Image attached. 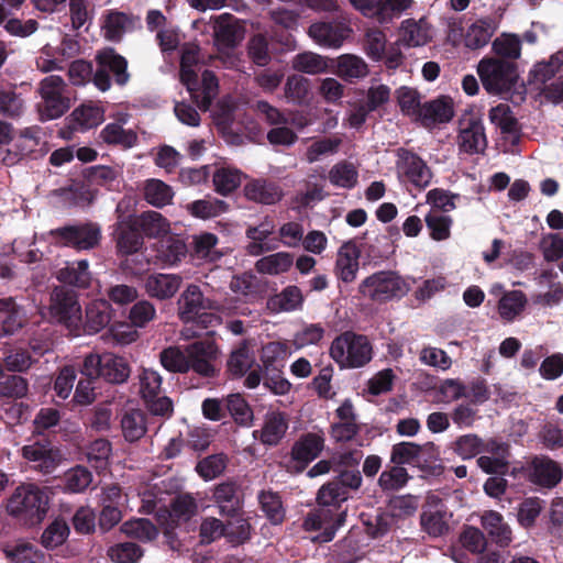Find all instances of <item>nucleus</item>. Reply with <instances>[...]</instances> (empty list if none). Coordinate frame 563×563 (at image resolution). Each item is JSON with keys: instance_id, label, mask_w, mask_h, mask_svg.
Listing matches in <instances>:
<instances>
[{"instance_id": "nucleus-1", "label": "nucleus", "mask_w": 563, "mask_h": 563, "mask_svg": "<svg viewBox=\"0 0 563 563\" xmlns=\"http://www.w3.org/2000/svg\"><path fill=\"white\" fill-rule=\"evenodd\" d=\"M349 498L350 494L333 478L319 488L316 498L319 508L309 511L302 522L305 531L320 530L311 538L313 543H328L334 539L346 517L345 511L339 510Z\"/></svg>"}, {"instance_id": "nucleus-2", "label": "nucleus", "mask_w": 563, "mask_h": 563, "mask_svg": "<svg viewBox=\"0 0 563 563\" xmlns=\"http://www.w3.org/2000/svg\"><path fill=\"white\" fill-rule=\"evenodd\" d=\"M330 356L340 368H360L372 361L373 346L366 335L345 331L332 341Z\"/></svg>"}, {"instance_id": "nucleus-3", "label": "nucleus", "mask_w": 563, "mask_h": 563, "mask_svg": "<svg viewBox=\"0 0 563 563\" xmlns=\"http://www.w3.org/2000/svg\"><path fill=\"white\" fill-rule=\"evenodd\" d=\"M48 509L46 487L35 484L19 485L7 501V511L14 517H23L31 523L41 521Z\"/></svg>"}, {"instance_id": "nucleus-4", "label": "nucleus", "mask_w": 563, "mask_h": 563, "mask_svg": "<svg viewBox=\"0 0 563 563\" xmlns=\"http://www.w3.org/2000/svg\"><path fill=\"white\" fill-rule=\"evenodd\" d=\"M477 74L484 89L494 96L509 93L519 79L518 66L515 62L496 57L481 59Z\"/></svg>"}, {"instance_id": "nucleus-5", "label": "nucleus", "mask_w": 563, "mask_h": 563, "mask_svg": "<svg viewBox=\"0 0 563 563\" xmlns=\"http://www.w3.org/2000/svg\"><path fill=\"white\" fill-rule=\"evenodd\" d=\"M409 290V284L394 271L376 272L364 278L357 288L360 296L380 303L401 298Z\"/></svg>"}, {"instance_id": "nucleus-6", "label": "nucleus", "mask_w": 563, "mask_h": 563, "mask_svg": "<svg viewBox=\"0 0 563 563\" xmlns=\"http://www.w3.org/2000/svg\"><path fill=\"white\" fill-rule=\"evenodd\" d=\"M80 374L120 385L130 377L131 367L124 357L113 353H90L82 361Z\"/></svg>"}, {"instance_id": "nucleus-7", "label": "nucleus", "mask_w": 563, "mask_h": 563, "mask_svg": "<svg viewBox=\"0 0 563 563\" xmlns=\"http://www.w3.org/2000/svg\"><path fill=\"white\" fill-rule=\"evenodd\" d=\"M96 70L92 77V84L97 89L104 92L111 88V77L118 86H124L130 80L128 71V60L120 55L113 47H106L98 51L95 56Z\"/></svg>"}, {"instance_id": "nucleus-8", "label": "nucleus", "mask_w": 563, "mask_h": 563, "mask_svg": "<svg viewBox=\"0 0 563 563\" xmlns=\"http://www.w3.org/2000/svg\"><path fill=\"white\" fill-rule=\"evenodd\" d=\"M49 313L70 331L78 330L82 314L77 292L66 286L55 287L51 295Z\"/></svg>"}, {"instance_id": "nucleus-9", "label": "nucleus", "mask_w": 563, "mask_h": 563, "mask_svg": "<svg viewBox=\"0 0 563 563\" xmlns=\"http://www.w3.org/2000/svg\"><path fill=\"white\" fill-rule=\"evenodd\" d=\"M51 234L64 246L76 251L93 250L100 244L101 228L95 222L64 225L52 230Z\"/></svg>"}, {"instance_id": "nucleus-10", "label": "nucleus", "mask_w": 563, "mask_h": 563, "mask_svg": "<svg viewBox=\"0 0 563 563\" xmlns=\"http://www.w3.org/2000/svg\"><path fill=\"white\" fill-rule=\"evenodd\" d=\"M65 81L60 76H48L41 81L43 99L42 117L46 120L60 118L70 108L69 98L63 95Z\"/></svg>"}, {"instance_id": "nucleus-11", "label": "nucleus", "mask_w": 563, "mask_h": 563, "mask_svg": "<svg viewBox=\"0 0 563 563\" xmlns=\"http://www.w3.org/2000/svg\"><path fill=\"white\" fill-rule=\"evenodd\" d=\"M211 499L221 517L236 518L243 514L244 495L240 483L234 478L214 485Z\"/></svg>"}, {"instance_id": "nucleus-12", "label": "nucleus", "mask_w": 563, "mask_h": 563, "mask_svg": "<svg viewBox=\"0 0 563 563\" xmlns=\"http://www.w3.org/2000/svg\"><path fill=\"white\" fill-rule=\"evenodd\" d=\"M219 356V347L212 340H198L187 345L189 371L206 377L217 376L214 362Z\"/></svg>"}, {"instance_id": "nucleus-13", "label": "nucleus", "mask_w": 563, "mask_h": 563, "mask_svg": "<svg viewBox=\"0 0 563 563\" xmlns=\"http://www.w3.org/2000/svg\"><path fill=\"white\" fill-rule=\"evenodd\" d=\"M397 169L411 185L418 189L430 185L432 172L418 154L401 147L397 150Z\"/></svg>"}, {"instance_id": "nucleus-14", "label": "nucleus", "mask_w": 563, "mask_h": 563, "mask_svg": "<svg viewBox=\"0 0 563 563\" xmlns=\"http://www.w3.org/2000/svg\"><path fill=\"white\" fill-rule=\"evenodd\" d=\"M112 236L117 253L121 256L135 254L143 249L144 238L133 220V214L123 216L113 224Z\"/></svg>"}, {"instance_id": "nucleus-15", "label": "nucleus", "mask_w": 563, "mask_h": 563, "mask_svg": "<svg viewBox=\"0 0 563 563\" xmlns=\"http://www.w3.org/2000/svg\"><path fill=\"white\" fill-rule=\"evenodd\" d=\"M325 439L322 432H307L301 434L292 444L290 450L291 461L296 470L302 472L323 451Z\"/></svg>"}, {"instance_id": "nucleus-16", "label": "nucleus", "mask_w": 563, "mask_h": 563, "mask_svg": "<svg viewBox=\"0 0 563 563\" xmlns=\"http://www.w3.org/2000/svg\"><path fill=\"white\" fill-rule=\"evenodd\" d=\"M25 460L32 463V468L44 475L52 474L59 463V450L49 441H35L22 448Z\"/></svg>"}, {"instance_id": "nucleus-17", "label": "nucleus", "mask_w": 563, "mask_h": 563, "mask_svg": "<svg viewBox=\"0 0 563 563\" xmlns=\"http://www.w3.org/2000/svg\"><path fill=\"white\" fill-rule=\"evenodd\" d=\"M362 457L363 453L357 449L343 451V457L335 468L336 475L333 479L349 494L362 486L363 478L358 470Z\"/></svg>"}, {"instance_id": "nucleus-18", "label": "nucleus", "mask_w": 563, "mask_h": 563, "mask_svg": "<svg viewBox=\"0 0 563 563\" xmlns=\"http://www.w3.org/2000/svg\"><path fill=\"white\" fill-rule=\"evenodd\" d=\"M212 308V300L206 298L200 287L195 284L188 285L177 300L178 317L184 323L195 321L199 312Z\"/></svg>"}, {"instance_id": "nucleus-19", "label": "nucleus", "mask_w": 563, "mask_h": 563, "mask_svg": "<svg viewBox=\"0 0 563 563\" xmlns=\"http://www.w3.org/2000/svg\"><path fill=\"white\" fill-rule=\"evenodd\" d=\"M352 30L340 20L320 21L309 26V35L320 45L340 47Z\"/></svg>"}, {"instance_id": "nucleus-20", "label": "nucleus", "mask_w": 563, "mask_h": 563, "mask_svg": "<svg viewBox=\"0 0 563 563\" xmlns=\"http://www.w3.org/2000/svg\"><path fill=\"white\" fill-rule=\"evenodd\" d=\"M461 152L466 154H483L487 147L485 128L481 119L471 118L466 125H462L457 135Z\"/></svg>"}, {"instance_id": "nucleus-21", "label": "nucleus", "mask_w": 563, "mask_h": 563, "mask_svg": "<svg viewBox=\"0 0 563 563\" xmlns=\"http://www.w3.org/2000/svg\"><path fill=\"white\" fill-rule=\"evenodd\" d=\"M361 250L353 241L343 243L336 254L334 272L336 277L345 284L355 280L360 263Z\"/></svg>"}, {"instance_id": "nucleus-22", "label": "nucleus", "mask_w": 563, "mask_h": 563, "mask_svg": "<svg viewBox=\"0 0 563 563\" xmlns=\"http://www.w3.org/2000/svg\"><path fill=\"white\" fill-rule=\"evenodd\" d=\"M243 191L247 200L268 206L276 205L284 197V191L276 181L264 178L252 179L245 184Z\"/></svg>"}, {"instance_id": "nucleus-23", "label": "nucleus", "mask_w": 563, "mask_h": 563, "mask_svg": "<svg viewBox=\"0 0 563 563\" xmlns=\"http://www.w3.org/2000/svg\"><path fill=\"white\" fill-rule=\"evenodd\" d=\"M243 37L244 27L234 15L224 13L217 19L214 40L220 49L235 47Z\"/></svg>"}, {"instance_id": "nucleus-24", "label": "nucleus", "mask_w": 563, "mask_h": 563, "mask_svg": "<svg viewBox=\"0 0 563 563\" xmlns=\"http://www.w3.org/2000/svg\"><path fill=\"white\" fill-rule=\"evenodd\" d=\"M288 430V420L285 413L280 411H271L265 416V421L261 430H255L253 435L267 446H276L285 437Z\"/></svg>"}, {"instance_id": "nucleus-25", "label": "nucleus", "mask_w": 563, "mask_h": 563, "mask_svg": "<svg viewBox=\"0 0 563 563\" xmlns=\"http://www.w3.org/2000/svg\"><path fill=\"white\" fill-rule=\"evenodd\" d=\"M183 278L175 274H151L146 277L144 287L146 294L159 300H166L179 290Z\"/></svg>"}, {"instance_id": "nucleus-26", "label": "nucleus", "mask_w": 563, "mask_h": 563, "mask_svg": "<svg viewBox=\"0 0 563 563\" xmlns=\"http://www.w3.org/2000/svg\"><path fill=\"white\" fill-rule=\"evenodd\" d=\"M530 479L539 486L553 488L562 479V468L550 457H536L531 464Z\"/></svg>"}, {"instance_id": "nucleus-27", "label": "nucleus", "mask_w": 563, "mask_h": 563, "mask_svg": "<svg viewBox=\"0 0 563 563\" xmlns=\"http://www.w3.org/2000/svg\"><path fill=\"white\" fill-rule=\"evenodd\" d=\"M454 115L453 101L448 96H440L422 104L419 120L424 125L448 123Z\"/></svg>"}, {"instance_id": "nucleus-28", "label": "nucleus", "mask_w": 563, "mask_h": 563, "mask_svg": "<svg viewBox=\"0 0 563 563\" xmlns=\"http://www.w3.org/2000/svg\"><path fill=\"white\" fill-rule=\"evenodd\" d=\"M390 462L395 465H415L427 471L430 468L428 459H423V446L415 442L402 441L391 448Z\"/></svg>"}, {"instance_id": "nucleus-29", "label": "nucleus", "mask_w": 563, "mask_h": 563, "mask_svg": "<svg viewBox=\"0 0 563 563\" xmlns=\"http://www.w3.org/2000/svg\"><path fill=\"white\" fill-rule=\"evenodd\" d=\"M57 279L79 289L89 288L92 282L89 262L87 260L67 262L66 266L58 271Z\"/></svg>"}, {"instance_id": "nucleus-30", "label": "nucleus", "mask_w": 563, "mask_h": 563, "mask_svg": "<svg viewBox=\"0 0 563 563\" xmlns=\"http://www.w3.org/2000/svg\"><path fill=\"white\" fill-rule=\"evenodd\" d=\"M111 320V305L104 299L91 301L86 307L84 331L87 334L98 333L104 329Z\"/></svg>"}, {"instance_id": "nucleus-31", "label": "nucleus", "mask_w": 563, "mask_h": 563, "mask_svg": "<svg viewBox=\"0 0 563 563\" xmlns=\"http://www.w3.org/2000/svg\"><path fill=\"white\" fill-rule=\"evenodd\" d=\"M305 298L298 286L289 285L279 294L267 299V308L273 312H290L302 308Z\"/></svg>"}, {"instance_id": "nucleus-32", "label": "nucleus", "mask_w": 563, "mask_h": 563, "mask_svg": "<svg viewBox=\"0 0 563 563\" xmlns=\"http://www.w3.org/2000/svg\"><path fill=\"white\" fill-rule=\"evenodd\" d=\"M22 309L12 297L0 299V334L10 335L23 327Z\"/></svg>"}, {"instance_id": "nucleus-33", "label": "nucleus", "mask_w": 563, "mask_h": 563, "mask_svg": "<svg viewBox=\"0 0 563 563\" xmlns=\"http://www.w3.org/2000/svg\"><path fill=\"white\" fill-rule=\"evenodd\" d=\"M133 220L143 238H161L169 232V222L157 211L150 210L140 216L133 214Z\"/></svg>"}, {"instance_id": "nucleus-34", "label": "nucleus", "mask_w": 563, "mask_h": 563, "mask_svg": "<svg viewBox=\"0 0 563 563\" xmlns=\"http://www.w3.org/2000/svg\"><path fill=\"white\" fill-rule=\"evenodd\" d=\"M482 526L492 540L500 547H507L511 541V530L504 522L503 516L494 510L487 511L482 517Z\"/></svg>"}, {"instance_id": "nucleus-35", "label": "nucleus", "mask_w": 563, "mask_h": 563, "mask_svg": "<svg viewBox=\"0 0 563 563\" xmlns=\"http://www.w3.org/2000/svg\"><path fill=\"white\" fill-rule=\"evenodd\" d=\"M122 434L128 442H136L147 431L146 415L140 409L125 411L121 418Z\"/></svg>"}, {"instance_id": "nucleus-36", "label": "nucleus", "mask_w": 563, "mask_h": 563, "mask_svg": "<svg viewBox=\"0 0 563 563\" xmlns=\"http://www.w3.org/2000/svg\"><path fill=\"white\" fill-rule=\"evenodd\" d=\"M488 117L490 122L495 124L503 134L519 137L521 126L508 104L499 103L493 107L489 110Z\"/></svg>"}, {"instance_id": "nucleus-37", "label": "nucleus", "mask_w": 563, "mask_h": 563, "mask_svg": "<svg viewBox=\"0 0 563 563\" xmlns=\"http://www.w3.org/2000/svg\"><path fill=\"white\" fill-rule=\"evenodd\" d=\"M261 510L272 525H280L285 520L286 510L282 497L273 490H261L257 496Z\"/></svg>"}, {"instance_id": "nucleus-38", "label": "nucleus", "mask_w": 563, "mask_h": 563, "mask_svg": "<svg viewBox=\"0 0 563 563\" xmlns=\"http://www.w3.org/2000/svg\"><path fill=\"white\" fill-rule=\"evenodd\" d=\"M242 175L238 168L224 166L216 168L212 174L214 190L222 196L232 194L240 187Z\"/></svg>"}, {"instance_id": "nucleus-39", "label": "nucleus", "mask_w": 563, "mask_h": 563, "mask_svg": "<svg viewBox=\"0 0 563 563\" xmlns=\"http://www.w3.org/2000/svg\"><path fill=\"white\" fill-rule=\"evenodd\" d=\"M229 457L224 453H216L199 460L195 466L197 474L206 482L221 476L228 467Z\"/></svg>"}, {"instance_id": "nucleus-40", "label": "nucleus", "mask_w": 563, "mask_h": 563, "mask_svg": "<svg viewBox=\"0 0 563 563\" xmlns=\"http://www.w3.org/2000/svg\"><path fill=\"white\" fill-rule=\"evenodd\" d=\"M227 413L241 427H250L253 421V410L241 394H230L224 398Z\"/></svg>"}, {"instance_id": "nucleus-41", "label": "nucleus", "mask_w": 563, "mask_h": 563, "mask_svg": "<svg viewBox=\"0 0 563 563\" xmlns=\"http://www.w3.org/2000/svg\"><path fill=\"white\" fill-rule=\"evenodd\" d=\"M563 66V53L552 55L549 62L537 63L529 73V82L532 85L545 86Z\"/></svg>"}, {"instance_id": "nucleus-42", "label": "nucleus", "mask_w": 563, "mask_h": 563, "mask_svg": "<svg viewBox=\"0 0 563 563\" xmlns=\"http://www.w3.org/2000/svg\"><path fill=\"white\" fill-rule=\"evenodd\" d=\"M103 120V110L95 106H81L71 113V126L79 131L96 128L101 124Z\"/></svg>"}, {"instance_id": "nucleus-43", "label": "nucleus", "mask_w": 563, "mask_h": 563, "mask_svg": "<svg viewBox=\"0 0 563 563\" xmlns=\"http://www.w3.org/2000/svg\"><path fill=\"white\" fill-rule=\"evenodd\" d=\"M294 264V256L287 252H278L262 257L255 264L258 273L278 275L286 273Z\"/></svg>"}, {"instance_id": "nucleus-44", "label": "nucleus", "mask_w": 563, "mask_h": 563, "mask_svg": "<svg viewBox=\"0 0 563 563\" xmlns=\"http://www.w3.org/2000/svg\"><path fill=\"white\" fill-rule=\"evenodd\" d=\"M24 111V101L15 87H0V115L7 119H18Z\"/></svg>"}, {"instance_id": "nucleus-45", "label": "nucleus", "mask_w": 563, "mask_h": 563, "mask_svg": "<svg viewBox=\"0 0 563 563\" xmlns=\"http://www.w3.org/2000/svg\"><path fill=\"white\" fill-rule=\"evenodd\" d=\"M490 19H481L473 23L466 31L464 43L471 49H477L485 46L493 36Z\"/></svg>"}, {"instance_id": "nucleus-46", "label": "nucleus", "mask_w": 563, "mask_h": 563, "mask_svg": "<svg viewBox=\"0 0 563 563\" xmlns=\"http://www.w3.org/2000/svg\"><path fill=\"white\" fill-rule=\"evenodd\" d=\"M187 358V345L184 350L179 346H168L159 353L162 366L170 373H188L189 363Z\"/></svg>"}, {"instance_id": "nucleus-47", "label": "nucleus", "mask_w": 563, "mask_h": 563, "mask_svg": "<svg viewBox=\"0 0 563 563\" xmlns=\"http://www.w3.org/2000/svg\"><path fill=\"white\" fill-rule=\"evenodd\" d=\"M527 303L521 290H511L503 295L498 302V312L504 320L512 321L521 313Z\"/></svg>"}, {"instance_id": "nucleus-48", "label": "nucleus", "mask_w": 563, "mask_h": 563, "mask_svg": "<svg viewBox=\"0 0 563 563\" xmlns=\"http://www.w3.org/2000/svg\"><path fill=\"white\" fill-rule=\"evenodd\" d=\"M102 140L109 145H120L124 148L133 147L137 142V135L132 130H124L118 123L107 124L100 133Z\"/></svg>"}, {"instance_id": "nucleus-49", "label": "nucleus", "mask_w": 563, "mask_h": 563, "mask_svg": "<svg viewBox=\"0 0 563 563\" xmlns=\"http://www.w3.org/2000/svg\"><path fill=\"white\" fill-rule=\"evenodd\" d=\"M218 91V78L211 70L202 74V89L196 88L192 93V102L202 111L209 110Z\"/></svg>"}, {"instance_id": "nucleus-50", "label": "nucleus", "mask_w": 563, "mask_h": 563, "mask_svg": "<svg viewBox=\"0 0 563 563\" xmlns=\"http://www.w3.org/2000/svg\"><path fill=\"white\" fill-rule=\"evenodd\" d=\"M358 173L354 165L343 161L332 166L329 180L333 186L352 189L357 184Z\"/></svg>"}, {"instance_id": "nucleus-51", "label": "nucleus", "mask_w": 563, "mask_h": 563, "mask_svg": "<svg viewBox=\"0 0 563 563\" xmlns=\"http://www.w3.org/2000/svg\"><path fill=\"white\" fill-rule=\"evenodd\" d=\"M92 482L91 472L81 465H77L69 471H67L64 475V490L67 493H82L85 492Z\"/></svg>"}, {"instance_id": "nucleus-52", "label": "nucleus", "mask_w": 563, "mask_h": 563, "mask_svg": "<svg viewBox=\"0 0 563 563\" xmlns=\"http://www.w3.org/2000/svg\"><path fill=\"white\" fill-rule=\"evenodd\" d=\"M123 533L143 542L153 541L158 536L156 526L146 518L129 520L121 527Z\"/></svg>"}, {"instance_id": "nucleus-53", "label": "nucleus", "mask_w": 563, "mask_h": 563, "mask_svg": "<svg viewBox=\"0 0 563 563\" xmlns=\"http://www.w3.org/2000/svg\"><path fill=\"white\" fill-rule=\"evenodd\" d=\"M112 453V444L109 440L100 438L90 443L87 451V459L90 465L98 472H102L109 464Z\"/></svg>"}, {"instance_id": "nucleus-54", "label": "nucleus", "mask_w": 563, "mask_h": 563, "mask_svg": "<svg viewBox=\"0 0 563 563\" xmlns=\"http://www.w3.org/2000/svg\"><path fill=\"white\" fill-rule=\"evenodd\" d=\"M189 212L200 219L218 217L229 210V203L217 198L200 199L188 206Z\"/></svg>"}, {"instance_id": "nucleus-55", "label": "nucleus", "mask_w": 563, "mask_h": 563, "mask_svg": "<svg viewBox=\"0 0 563 563\" xmlns=\"http://www.w3.org/2000/svg\"><path fill=\"white\" fill-rule=\"evenodd\" d=\"M107 554L114 563H136L143 558L144 550L134 542H120L109 547Z\"/></svg>"}, {"instance_id": "nucleus-56", "label": "nucleus", "mask_w": 563, "mask_h": 563, "mask_svg": "<svg viewBox=\"0 0 563 563\" xmlns=\"http://www.w3.org/2000/svg\"><path fill=\"white\" fill-rule=\"evenodd\" d=\"M424 221L432 240L444 241L450 238L453 224V219L450 216L438 211H430L426 216Z\"/></svg>"}, {"instance_id": "nucleus-57", "label": "nucleus", "mask_w": 563, "mask_h": 563, "mask_svg": "<svg viewBox=\"0 0 563 563\" xmlns=\"http://www.w3.org/2000/svg\"><path fill=\"white\" fill-rule=\"evenodd\" d=\"M287 349L284 343L268 342L262 349L261 361L264 373L269 371L283 369Z\"/></svg>"}, {"instance_id": "nucleus-58", "label": "nucleus", "mask_w": 563, "mask_h": 563, "mask_svg": "<svg viewBox=\"0 0 563 563\" xmlns=\"http://www.w3.org/2000/svg\"><path fill=\"white\" fill-rule=\"evenodd\" d=\"M131 24L132 20L126 13L109 11L103 24L106 37L114 42L120 41Z\"/></svg>"}, {"instance_id": "nucleus-59", "label": "nucleus", "mask_w": 563, "mask_h": 563, "mask_svg": "<svg viewBox=\"0 0 563 563\" xmlns=\"http://www.w3.org/2000/svg\"><path fill=\"white\" fill-rule=\"evenodd\" d=\"M29 394V382L20 375H3L0 377V397L22 399Z\"/></svg>"}, {"instance_id": "nucleus-60", "label": "nucleus", "mask_w": 563, "mask_h": 563, "mask_svg": "<svg viewBox=\"0 0 563 563\" xmlns=\"http://www.w3.org/2000/svg\"><path fill=\"white\" fill-rule=\"evenodd\" d=\"M146 201L157 208L165 207L173 199L172 188L158 179H150L144 190Z\"/></svg>"}, {"instance_id": "nucleus-61", "label": "nucleus", "mask_w": 563, "mask_h": 563, "mask_svg": "<svg viewBox=\"0 0 563 563\" xmlns=\"http://www.w3.org/2000/svg\"><path fill=\"white\" fill-rule=\"evenodd\" d=\"M492 48L497 58L514 62L520 56L521 43L517 35H501L494 40Z\"/></svg>"}, {"instance_id": "nucleus-62", "label": "nucleus", "mask_w": 563, "mask_h": 563, "mask_svg": "<svg viewBox=\"0 0 563 563\" xmlns=\"http://www.w3.org/2000/svg\"><path fill=\"white\" fill-rule=\"evenodd\" d=\"M309 95V80L300 75H292L287 78L285 96L288 102L303 104Z\"/></svg>"}, {"instance_id": "nucleus-63", "label": "nucleus", "mask_w": 563, "mask_h": 563, "mask_svg": "<svg viewBox=\"0 0 563 563\" xmlns=\"http://www.w3.org/2000/svg\"><path fill=\"white\" fill-rule=\"evenodd\" d=\"M98 383V377L84 376L81 374L74 391L73 401L79 406L92 404L97 398Z\"/></svg>"}, {"instance_id": "nucleus-64", "label": "nucleus", "mask_w": 563, "mask_h": 563, "mask_svg": "<svg viewBox=\"0 0 563 563\" xmlns=\"http://www.w3.org/2000/svg\"><path fill=\"white\" fill-rule=\"evenodd\" d=\"M69 534V527L64 520H54L42 533L41 543L46 549L62 545Z\"/></svg>"}]
</instances>
